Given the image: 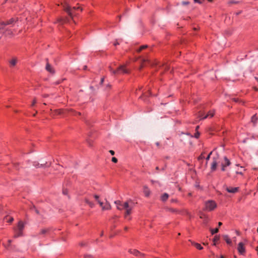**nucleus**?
I'll use <instances>...</instances> for the list:
<instances>
[{"label":"nucleus","instance_id":"nucleus-21","mask_svg":"<svg viewBox=\"0 0 258 258\" xmlns=\"http://www.w3.org/2000/svg\"><path fill=\"white\" fill-rule=\"evenodd\" d=\"M48 231V229H42L40 230L39 234L44 235L46 234Z\"/></svg>","mask_w":258,"mask_h":258},{"label":"nucleus","instance_id":"nucleus-26","mask_svg":"<svg viewBox=\"0 0 258 258\" xmlns=\"http://www.w3.org/2000/svg\"><path fill=\"white\" fill-rule=\"evenodd\" d=\"M205 158L203 153H202L201 155L198 157V159L199 161H201L204 159Z\"/></svg>","mask_w":258,"mask_h":258},{"label":"nucleus","instance_id":"nucleus-19","mask_svg":"<svg viewBox=\"0 0 258 258\" xmlns=\"http://www.w3.org/2000/svg\"><path fill=\"white\" fill-rule=\"evenodd\" d=\"M94 198L95 199V200L97 201V202H98V203L99 204L100 206L101 207L103 205V203L101 202L99 200V196L98 195H94Z\"/></svg>","mask_w":258,"mask_h":258},{"label":"nucleus","instance_id":"nucleus-29","mask_svg":"<svg viewBox=\"0 0 258 258\" xmlns=\"http://www.w3.org/2000/svg\"><path fill=\"white\" fill-rule=\"evenodd\" d=\"M219 236H215L214 238V245L216 244V241L219 240Z\"/></svg>","mask_w":258,"mask_h":258},{"label":"nucleus","instance_id":"nucleus-36","mask_svg":"<svg viewBox=\"0 0 258 258\" xmlns=\"http://www.w3.org/2000/svg\"><path fill=\"white\" fill-rule=\"evenodd\" d=\"M194 1L196 3H198V4H200L202 3V1H201V0H194Z\"/></svg>","mask_w":258,"mask_h":258},{"label":"nucleus","instance_id":"nucleus-18","mask_svg":"<svg viewBox=\"0 0 258 258\" xmlns=\"http://www.w3.org/2000/svg\"><path fill=\"white\" fill-rule=\"evenodd\" d=\"M224 240L226 241L227 244H230L231 243V240L229 238L228 235H225L223 236Z\"/></svg>","mask_w":258,"mask_h":258},{"label":"nucleus","instance_id":"nucleus-62","mask_svg":"<svg viewBox=\"0 0 258 258\" xmlns=\"http://www.w3.org/2000/svg\"><path fill=\"white\" fill-rule=\"evenodd\" d=\"M209 2H211L213 1V0H208Z\"/></svg>","mask_w":258,"mask_h":258},{"label":"nucleus","instance_id":"nucleus-32","mask_svg":"<svg viewBox=\"0 0 258 258\" xmlns=\"http://www.w3.org/2000/svg\"><path fill=\"white\" fill-rule=\"evenodd\" d=\"M256 120V118L255 117V115H254L252 116V118H251V120L252 122H255Z\"/></svg>","mask_w":258,"mask_h":258},{"label":"nucleus","instance_id":"nucleus-54","mask_svg":"<svg viewBox=\"0 0 258 258\" xmlns=\"http://www.w3.org/2000/svg\"><path fill=\"white\" fill-rule=\"evenodd\" d=\"M103 235V232L102 231L101 234H100V236H102Z\"/></svg>","mask_w":258,"mask_h":258},{"label":"nucleus","instance_id":"nucleus-30","mask_svg":"<svg viewBox=\"0 0 258 258\" xmlns=\"http://www.w3.org/2000/svg\"><path fill=\"white\" fill-rule=\"evenodd\" d=\"M91 208H93L94 207V204L91 202H90L88 204Z\"/></svg>","mask_w":258,"mask_h":258},{"label":"nucleus","instance_id":"nucleus-44","mask_svg":"<svg viewBox=\"0 0 258 258\" xmlns=\"http://www.w3.org/2000/svg\"><path fill=\"white\" fill-rule=\"evenodd\" d=\"M104 78H102L101 80L100 83L102 84L103 82H104Z\"/></svg>","mask_w":258,"mask_h":258},{"label":"nucleus","instance_id":"nucleus-38","mask_svg":"<svg viewBox=\"0 0 258 258\" xmlns=\"http://www.w3.org/2000/svg\"><path fill=\"white\" fill-rule=\"evenodd\" d=\"M36 103V99H34L32 102V106H34Z\"/></svg>","mask_w":258,"mask_h":258},{"label":"nucleus","instance_id":"nucleus-25","mask_svg":"<svg viewBox=\"0 0 258 258\" xmlns=\"http://www.w3.org/2000/svg\"><path fill=\"white\" fill-rule=\"evenodd\" d=\"M212 154V152H211L210 153V154L208 155V156L206 157V165L207 166V164H208V160L210 159V156Z\"/></svg>","mask_w":258,"mask_h":258},{"label":"nucleus","instance_id":"nucleus-64","mask_svg":"<svg viewBox=\"0 0 258 258\" xmlns=\"http://www.w3.org/2000/svg\"><path fill=\"white\" fill-rule=\"evenodd\" d=\"M124 229H125V230H126L127 229V227H125Z\"/></svg>","mask_w":258,"mask_h":258},{"label":"nucleus","instance_id":"nucleus-31","mask_svg":"<svg viewBox=\"0 0 258 258\" xmlns=\"http://www.w3.org/2000/svg\"><path fill=\"white\" fill-rule=\"evenodd\" d=\"M111 160L114 163H116L117 162V159L115 157H112Z\"/></svg>","mask_w":258,"mask_h":258},{"label":"nucleus","instance_id":"nucleus-35","mask_svg":"<svg viewBox=\"0 0 258 258\" xmlns=\"http://www.w3.org/2000/svg\"><path fill=\"white\" fill-rule=\"evenodd\" d=\"M84 258H93V256L91 255H86L84 256Z\"/></svg>","mask_w":258,"mask_h":258},{"label":"nucleus","instance_id":"nucleus-45","mask_svg":"<svg viewBox=\"0 0 258 258\" xmlns=\"http://www.w3.org/2000/svg\"><path fill=\"white\" fill-rule=\"evenodd\" d=\"M222 225V222H219L218 223V226H219V227L221 226Z\"/></svg>","mask_w":258,"mask_h":258},{"label":"nucleus","instance_id":"nucleus-3","mask_svg":"<svg viewBox=\"0 0 258 258\" xmlns=\"http://www.w3.org/2000/svg\"><path fill=\"white\" fill-rule=\"evenodd\" d=\"M110 71L113 74H127L128 73V71L125 69V66L121 65L119 66L117 68L116 70H113L112 68L110 67H109Z\"/></svg>","mask_w":258,"mask_h":258},{"label":"nucleus","instance_id":"nucleus-51","mask_svg":"<svg viewBox=\"0 0 258 258\" xmlns=\"http://www.w3.org/2000/svg\"><path fill=\"white\" fill-rule=\"evenodd\" d=\"M12 32L11 31H8V34H11Z\"/></svg>","mask_w":258,"mask_h":258},{"label":"nucleus","instance_id":"nucleus-52","mask_svg":"<svg viewBox=\"0 0 258 258\" xmlns=\"http://www.w3.org/2000/svg\"><path fill=\"white\" fill-rule=\"evenodd\" d=\"M241 13V11H239L236 13V15H239Z\"/></svg>","mask_w":258,"mask_h":258},{"label":"nucleus","instance_id":"nucleus-43","mask_svg":"<svg viewBox=\"0 0 258 258\" xmlns=\"http://www.w3.org/2000/svg\"><path fill=\"white\" fill-rule=\"evenodd\" d=\"M13 220L14 219L13 218H10L8 221L11 222L13 221Z\"/></svg>","mask_w":258,"mask_h":258},{"label":"nucleus","instance_id":"nucleus-37","mask_svg":"<svg viewBox=\"0 0 258 258\" xmlns=\"http://www.w3.org/2000/svg\"><path fill=\"white\" fill-rule=\"evenodd\" d=\"M84 201H85V202L86 204H89V203L90 202V201H89L87 198H85V199H84Z\"/></svg>","mask_w":258,"mask_h":258},{"label":"nucleus","instance_id":"nucleus-56","mask_svg":"<svg viewBox=\"0 0 258 258\" xmlns=\"http://www.w3.org/2000/svg\"><path fill=\"white\" fill-rule=\"evenodd\" d=\"M199 126H197L196 127V130H198V129L199 128Z\"/></svg>","mask_w":258,"mask_h":258},{"label":"nucleus","instance_id":"nucleus-11","mask_svg":"<svg viewBox=\"0 0 258 258\" xmlns=\"http://www.w3.org/2000/svg\"><path fill=\"white\" fill-rule=\"evenodd\" d=\"M101 208L102 210H109L111 209V206L110 203L106 200L105 204L102 206Z\"/></svg>","mask_w":258,"mask_h":258},{"label":"nucleus","instance_id":"nucleus-20","mask_svg":"<svg viewBox=\"0 0 258 258\" xmlns=\"http://www.w3.org/2000/svg\"><path fill=\"white\" fill-rule=\"evenodd\" d=\"M129 252L133 254L134 255H135L136 256L138 255L139 253H140V252L136 249H133V250L130 249L129 250Z\"/></svg>","mask_w":258,"mask_h":258},{"label":"nucleus","instance_id":"nucleus-12","mask_svg":"<svg viewBox=\"0 0 258 258\" xmlns=\"http://www.w3.org/2000/svg\"><path fill=\"white\" fill-rule=\"evenodd\" d=\"M143 192L145 196L147 197H149L150 195L151 191L149 188L146 185L143 186Z\"/></svg>","mask_w":258,"mask_h":258},{"label":"nucleus","instance_id":"nucleus-55","mask_svg":"<svg viewBox=\"0 0 258 258\" xmlns=\"http://www.w3.org/2000/svg\"><path fill=\"white\" fill-rule=\"evenodd\" d=\"M11 241H11V240H8V242H9V244H10V243H11Z\"/></svg>","mask_w":258,"mask_h":258},{"label":"nucleus","instance_id":"nucleus-8","mask_svg":"<svg viewBox=\"0 0 258 258\" xmlns=\"http://www.w3.org/2000/svg\"><path fill=\"white\" fill-rule=\"evenodd\" d=\"M224 188L226 191L229 193L235 194L239 190L238 187H233L231 186H227L226 185L224 186Z\"/></svg>","mask_w":258,"mask_h":258},{"label":"nucleus","instance_id":"nucleus-13","mask_svg":"<svg viewBox=\"0 0 258 258\" xmlns=\"http://www.w3.org/2000/svg\"><path fill=\"white\" fill-rule=\"evenodd\" d=\"M45 69L50 73L53 74L54 72L53 69L48 62L46 63Z\"/></svg>","mask_w":258,"mask_h":258},{"label":"nucleus","instance_id":"nucleus-24","mask_svg":"<svg viewBox=\"0 0 258 258\" xmlns=\"http://www.w3.org/2000/svg\"><path fill=\"white\" fill-rule=\"evenodd\" d=\"M56 114H61L63 113V110L61 109H57L55 111Z\"/></svg>","mask_w":258,"mask_h":258},{"label":"nucleus","instance_id":"nucleus-60","mask_svg":"<svg viewBox=\"0 0 258 258\" xmlns=\"http://www.w3.org/2000/svg\"><path fill=\"white\" fill-rule=\"evenodd\" d=\"M156 170H158L159 169V167H156Z\"/></svg>","mask_w":258,"mask_h":258},{"label":"nucleus","instance_id":"nucleus-46","mask_svg":"<svg viewBox=\"0 0 258 258\" xmlns=\"http://www.w3.org/2000/svg\"><path fill=\"white\" fill-rule=\"evenodd\" d=\"M171 202H172V203H174V202H176V200H175V199H172L171 200Z\"/></svg>","mask_w":258,"mask_h":258},{"label":"nucleus","instance_id":"nucleus-63","mask_svg":"<svg viewBox=\"0 0 258 258\" xmlns=\"http://www.w3.org/2000/svg\"><path fill=\"white\" fill-rule=\"evenodd\" d=\"M156 145H157V146H158L159 145V143H158V142L156 143Z\"/></svg>","mask_w":258,"mask_h":258},{"label":"nucleus","instance_id":"nucleus-50","mask_svg":"<svg viewBox=\"0 0 258 258\" xmlns=\"http://www.w3.org/2000/svg\"><path fill=\"white\" fill-rule=\"evenodd\" d=\"M236 174H242V172H238V171H237V172H236Z\"/></svg>","mask_w":258,"mask_h":258},{"label":"nucleus","instance_id":"nucleus-6","mask_svg":"<svg viewBox=\"0 0 258 258\" xmlns=\"http://www.w3.org/2000/svg\"><path fill=\"white\" fill-rule=\"evenodd\" d=\"M217 207V204L213 201H208L205 203L206 210L212 211Z\"/></svg>","mask_w":258,"mask_h":258},{"label":"nucleus","instance_id":"nucleus-2","mask_svg":"<svg viewBox=\"0 0 258 258\" xmlns=\"http://www.w3.org/2000/svg\"><path fill=\"white\" fill-rule=\"evenodd\" d=\"M61 5H63L64 10L68 14L69 16L70 17V18L72 19V20H73L74 16V15L75 16L77 15L76 14H75L74 12V10H79V9H80L81 11L83 10V9L79 7H74L72 8L71 6L70 5L69 3L67 1H65L63 3V4H61Z\"/></svg>","mask_w":258,"mask_h":258},{"label":"nucleus","instance_id":"nucleus-27","mask_svg":"<svg viewBox=\"0 0 258 258\" xmlns=\"http://www.w3.org/2000/svg\"><path fill=\"white\" fill-rule=\"evenodd\" d=\"M70 112H72V114L74 115H77V114L78 115H81V113L80 112H76V111L73 110H70Z\"/></svg>","mask_w":258,"mask_h":258},{"label":"nucleus","instance_id":"nucleus-40","mask_svg":"<svg viewBox=\"0 0 258 258\" xmlns=\"http://www.w3.org/2000/svg\"><path fill=\"white\" fill-rule=\"evenodd\" d=\"M109 153L112 155H114L115 153L113 151V150H110L109 151Z\"/></svg>","mask_w":258,"mask_h":258},{"label":"nucleus","instance_id":"nucleus-1","mask_svg":"<svg viewBox=\"0 0 258 258\" xmlns=\"http://www.w3.org/2000/svg\"><path fill=\"white\" fill-rule=\"evenodd\" d=\"M132 203L131 200L122 203L120 201H115L114 204L116 205V208L119 210H125L124 216L125 217L132 213L133 207L130 204Z\"/></svg>","mask_w":258,"mask_h":258},{"label":"nucleus","instance_id":"nucleus-47","mask_svg":"<svg viewBox=\"0 0 258 258\" xmlns=\"http://www.w3.org/2000/svg\"><path fill=\"white\" fill-rule=\"evenodd\" d=\"M141 255V256H144V253H139L138 255Z\"/></svg>","mask_w":258,"mask_h":258},{"label":"nucleus","instance_id":"nucleus-9","mask_svg":"<svg viewBox=\"0 0 258 258\" xmlns=\"http://www.w3.org/2000/svg\"><path fill=\"white\" fill-rule=\"evenodd\" d=\"M220 163L219 161V157L217 156V157H214L213 159V162L211 166V170L215 171L216 169L217 164Z\"/></svg>","mask_w":258,"mask_h":258},{"label":"nucleus","instance_id":"nucleus-61","mask_svg":"<svg viewBox=\"0 0 258 258\" xmlns=\"http://www.w3.org/2000/svg\"><path fill=\"white\" fill-rule=\"evenodd\" d=\"M220 258H224V256H223V255H221V256H220Z\"/></svg>","mask_w":258,"mask_h":258},{"label":"nucleus","instance_id":"nucleus-4","mask_svg":"<svg viewBox=\"0 0 258 258\" xmlns=\"http://www.w3.org/2000/svg\"><path fill=\"white\" fill-rule=\"evenodd\" d=\"M19 20L18 18H12L10 20L6 21H0V30L3 29L6 25H13Z\"/></svg>","mask_w":258,"mask_h":258},{"label":"nucleus","instance_id":"nucleus-28","mask_svg":"<svg viewBox=\"0 0 258 258\" xmlns=\"http://www.w3.org/2000/svg\"><path fill=\"white\" fill-rule=\"evenodd\" d=\"M147 45H143L142 46H141L139 48V49L138 50V51L139 52H140L141 51H142L143 49L146 48L147 47Z\"/></svg>","mask_w":258,"mask_h":258},{"label":"nucleus","instance_id":"nucleus-17","mask_svg":"<svg viewBox=\"0 0 258 258\" xmlns=\"http://www.w3.org/2000/svg\"><path fill=\"white\" fill-rule=\"evenodd\" d=\"M191 244L194 245L198 249L201 250L203 248V247L199 243L191 242Z\"/></svg>","mask_w":258,"mask_h":258},{"label":"nucleus","instance_id":"nucleus-14","mask_svg":"<svg viewBox=\"0 0 258 258\" xmlns=\"http://www.w3.org/2000/svg\"><path fill=\"white\" fill-rule=\"evenodd\" d=\"M17 61H18V60H17V58H16V57H13L12 59L10 60L9 63H10V67H14L16 64Z\"/></svg>","mask_w":258,"mask_h":258},{"label":"nucleus","instance_id":"nucleus-48","mask_svg":"<svg viewBox=\"0 0 258 258\" xmlns=\"http://www.w3.org/2000/svg\"><path fill=\"white\" fill-rule=\"evenodd\" d=\"M230 3H231V4H236V3H237V2H234V1H231Z\"/></svg>","mask_w":258,"mask_h":258},{"label":"nucleus","instance_id":"nucleus-33","mask_svg":"<svg viewBox=\"0 0 258 258\" xmlns=\"http://www.w3.org/2000/svg\"><path fill=\"white\" fill-rule=\"evenodd\" d=\"M199 136H200V133H199L198 132H197L195 134V137L196 138H198L199 137Z\"/></svg>","mask_w":258,"mask_h":258},{"label":"nucleus","instance_id":"nucleus-23","mask_svg":"<svg viewBox=\"0 0 258 258\" xmlns=\"http://www.w3.org/2000/svg\"><path fill=\"white\" fill-rule=\"evenodd\" d=\"M166 210L167 211L171 212H172V213H175V212H177V210L176 209L170 208H166Z\"/></svg>","mask_w":258,"mask_h":258},{"label":"nucleus","instance_id":"nucleus-7","mask_svg":"<svg viewBox=\"0 0 258 258\" xmlns=\"http://www.w3.org/2000/svg\"><path fill=\"white\" fill-rule=\"evenodd\" d=\"M231 162L230 160L226 157H224L223 161L221 162V170L224 171L225 170V167L229 166Z\"/></svg>","mask_w":258,"mask_h":258},{"label":"nucleus","instance_id":"nucleus-22","mask_svg":"<svg viewBox=\"0 0 258 258\" xmlns=\"http://www.w3.org/2000/svg\"><path fill=\"white\" fill-rule=\"evenodd\" d=\"M210 230L212 234L213 235V234L218 232L219 229L218 228H215V229H210Z\"/></svg>","mask_w":258,"mask_h":258},{"label":"nucleus","instance_id":"nucleus-10","mask_svg":"<svg viewBox=\"0 0 258 258\" xmlns=\"http://www.w3.org/2000/svg\"><path fill=\"white\" fill-rule=\"evenodd\" d=\"M237 249L238 252L240 254H243L245 252V248L244 247V244L242 242H240L238 245Z\"/></svg>","mask_w":258,"mask_h":258},{"label":"nucleus","instance_id":"nucleus-5","mask_svg":"<svg viewBox=\"0 0 258 258\" xmlns=\"http://www.w3.org/2000/svg\"><path fill=\"white\" fill-rule=\"evenodd\" d=\"M24 228V224L22 221H19L18 227L15 229V234L14 237H18L22 235V231Z\"/></svg>","mask_w":258,"mask_h":258},{"label":"nucleus","instance_id":"nucleus-49","mask_svg":"<svg viewBox=\"0 0 258 258\" xmlns=\"http://www.w3.org/2000/svg\"><path fill=\"white\" fill-rule=\"evenodd\" d=\"M35 212H36L37 214H39V211H38V210L35 209Z\"/></svg>","mask_w":258,"mask_h":258},{"label":"nucleus","instance_id":"nucleus-15","mask_svg":"<svg viewBox=\"0 0 258 258\" xmlns=\"http://www.w3.org/2000/svg\"><path fill=\"white\" fill-rule=\"evenodd\" d=\"M214 115V113L213 112L210 111L206 116H203V115L201 114H200V117H201L202 119H205L209 116L210 117H213Z\"/></svg>","mask_w":258,"mask_h":258},{"label":"nucleus","instance_id":"nucleus-16","mask_svg":"<svg viewBox=\"0 0 258 258\" xmlns=\"http://www.w3.org/2000/svg\"><path fill=\"white\" fill-rule=\"evenodd\" d=\"M169 198V195L167 193H164L161 196V200L163 201V202H165L166 201H167V200L168 199V198Z\"/></svg>","mask_w":258,"mask_h":258},{"label":"nucleus","instance_id":"nucleus-58","mask_svg":"<svg viewBox=\"0 0 258 258\" xmlns=\"http://www.w3.org/2000/svg\"><path fill=\"white\" fill-rule=\"evenodd\" d=\"M114 44V45H116L117 44H118V43L116 42V43H115Z\"/></svg>","mask_w":258,"mask_h":258},{"label":"nucleus","instance_id":"nucleus-53","mask_svg":"<svg viewBox=\"0 0 258 258\" xmlns=\"http://www.w3.org/2000/svg\"><path fill=\"white\" fill-rule=\"evenodd\" d=\"M47 96H48L47 94H45V95H43L44 97H47Z\"/></svg>","mask_w":258,"mask_h":258},{"label":"nucleus","instance_id":"nucleus-42","mask_svg":"<svg viewBox=\"0 0 258 258\" xmlns=\"http://www.w3.org/2000/svg\"><path fill=\"white\" fill-rule=\"evenodd\" d=\"M35 166L37 167H43V165L41 164L40 166H39V164H38V166H37V165H35Z\"/></svg>","mask_w":258,"mask_h":258},{"label":"nucleus","instance_id":"nucleus-57","mask_svg":"<svg viewBox=\"0 0 258 258\" xmlns=\"http://www.w3.org/2000/svg\"><path fill=\"white\" fill-rule=\"evenodd\" d=\"M254 90H255V91H258V89H257V88H254Z\"/></svg>","mask_w":258,"mask_h":258},{"label":"nucleus","instance_id":"nucleus-59","mask_svg":"<svg viewBox=\"0 0 258 258\" xmlns=\"http://www.w3.org/2000/svg\"><path fill=\"white\" fill-rule=\"evenodd\" d=\"M36 113H37V111L36 112V113H34L33 116H35L36 115Z\"/></svg>","mask_w":258,"mask_h":258},{"label":"nucleus","instance_id":"nucleus-39","mask_svg":"<svg viewBox=\"0 0 258 258\" xmlns=\"http://www.w3.org/2000/svg\"><path fill=\"white\" fill-rule=\"evenodd\" d=\"M63 194L64 195H67L68 194V190L67 189L63 190Z\"/></svg>","mask_w":258,"mask_h":258},{"label":"nucleus","instance_id":"nucleus-34","mask_svg":"<svg viewBox=\"0 0 258 258\" xmlns=\"http://www.w3.org/2000/svg\"><path fill=\"white\" fill-rule=\"evenodd\" d=\"M182 4L183 5H188L189 4V2H187V1H183L182 2Z\"/></svg>","mask_w":258,"mask_h":258},{"label":"nucleus","instance_id":"nucleus-41","mask_svg":"<svg viewBox=\"0 0 258 258\" xmlns=\"http://www.w3.org/2000/svg\"><path fill=\"white\" fill-rule=\"evenodd\" d=\"M208 222V218L205 217V219L204 220V223L206 224Z\"/></svg>","mask_w":258,"mask_h":258}]
</instances>
